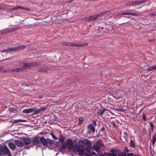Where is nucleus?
Wrapping results in <instances>:
<instances>
[{
    "label": "nucleus",
    "instance_id": "39",
    "mask_svg": "<svg viewBox=\"0 0 156 156\" xmlns=\"http://www.w3.org/2000/svg\"><path fill=\"white\" fill-rule=\"evenodd\" d=\"M50 135H51L52 138L55 140H57L58 139V138L56 136L54 135V134L52 133H50Z\"/></svg>",
    "mask_w": 156,
    "mask_h": 156
},
{
    "label": "nucleus",
    "instance_id": "45",
    "mask_svg": "<svg viewBox=\"0 0 156 156\" xmlns=\"http://www.w3.org/2000/svg\"><path fill=\"white\" fill-rule=\"evenodd\" d=\"M139 4H140L141 3H144L147 1V0H141L140 1H138Z\"/></svg>",
    "mask_w": 156,
    "mask_h": 156
},
{
    "label": "nucleus",
    "instance_id": "50",
    "mask_svg": "<svg viewBox=\"0 0 156 156\" xmlns=\"http://www.w3.org/2000/svg\"><path fill=\"white\" fill-rule=\"evenodd\" d=\"M111 124L114 127H116V125L113 122H111Z\"/></svg>",
    "mask_w": 156,
    "mask_h": 156
},
{
    "label": "nucleus",
    "instance_id": "35",
    "mask_svg": "<svg viewBox=\"0 0 156 156\" xmlns=\"http://www.w3.org/2000/svg\"><path fill=\"white\" fill-rule=\"evenodd\" d=\"M41 112V111L40 108H39L37 109H36L35 110V109H34V111L33 112V114H37Z\"/></svg>",
    "mask_w": 156,
    "mask_h": 156
},
{
    "label": "nucleus",
    "instance_id": "56",
    "mask_svg": "<svg viewBox=\"0 0 156 156\" xmlns=\"http://www.w3.org/2000/svg\"><path fill=\"white\" fill-rule=\"evenodd\" d=\"M14 111L15 109L14 108H10L9 110V111L11 112H13Z\"/></svg>",
    "mask_w": 156,
    "mask_h": 156
},
{
    "label": "nucleus",
    "instance_id": "33",
    "mask_svg": "<svg viewBox=\"0 0 156 156\" xmlns=\"http://www.w3.org/2000/svg\"><path fill=\"white\" fill-rule=\"evenodd\" d=\"M23 150V149L21 147H16L15 150L16 151L15 154H17L18 152L21 151Z\"/></svg>",
    "mask_w": 156,
    "mask_h": 156
},
{
    "label": "nucleus",
    "instance_id": "58",
    "mask_svg": "<svg viewBox=\"0 0 156 156\" xmlns=\"http://www.w3.org/2000/svg\"><path fill=\"white\" fill-rule=\"evenodd\" d=\"M93 125H94V126L95 127L97 126L96 123L95 121H93Z\"/></svg>",
    "mask_w": 156,
    "mask_h": 156
},
{
    "label": "nucleus",
    "instance_id": "42",
    "mask_svg": "<svg viewBox=\"0 0 156 156\" xmlns=\"http://www.w3.org/2000/svg\"><path fill=\"white\" fill-rule=\"evenodd\" d=\"M106 155L108 156H117V154L116 153L111 154L106 153Z\"/></svg>",
    "mask_w": 156,
    "mask_h": 156
},
{
    "label": "nucleus",
    "instance_id": "9",
    "mask_svg": "<svg viewBox=\"0 0 156 156\" xmlns=\"http://www.w3.org/2000/svg\"><path fill=\"white\" fill-rule=\"evenodd\" d=\"M26 47L25 45H20L17 46L16 47L12 48L13 49V51H20V50L22 49H23L24 48Z\"/></svg>",
    "mask_w": 156,
    "mask_h": 156
},
{
    "label": "nucleus",
    "instance_id": "48",
    "mask_svg": "<svg viewBox=\"0 0 156 156\" xmlns=\"http://www.w3.org/2000/svg\"><path fill=\"white\" fill-rule=\"evenodd\" d=\"M124 151L126 152H129V150L128 149L127 147H125L124 148Z\"/></svg>",
    "mask_w": 156,
    "mask_h": 156
},
{
    "label": "nucleus",
    "instance_id": "41",
    "mask_svg": "<svg viewBox=\"0 0 156 156\" xmlns=\"http://www.w3.org/2000/svg\"><path fill=\"white\" fill-rule=\"evenodd\" d=\"M94 149L96 151H98L100 150V147L98 145H95L94 146Z\"/></svg>",
    "mask_w": 156,
    "mask_h": 156
},
{
    "label": "nucleus",
    "instance_id": "34",
    "mask_svg": "<svg viewBox=\"0 0 156 156\" xmlns=\"http://www.w3.org/2000/svg\"><path fill=\"white\" fill-rule=\"evenodd\" d=\"M156 69V65L154 66H150L149 67L148 69L147 70L148 71H152V70H154Z\"/></svg>",
    "mask_w": 156,
    "mask_h": 156
},
{
    "label": "nucleus",
    "instance_id": "6",
    "mask_svg": "<svg viewBox=\"0 0 156 156\" xmlns=\"http://www.w3.org/2000/svg\"><path fill=\"white\" fill-rule=\"evenodd\" d=\"M123 15H129L134 16H138V14L137 13H132L129 12H122L117 14V16L118 18H120L122 17V16Z\"/></svg>",
    "mask_w": 156,
    "mask_h": 156
},
{
    "label": "nucleus",
    "instance_id": "13",
    "mask_svg": "<svg viewBox=\"0 0 156 156\" xmlns=\"http://www.w3.org/2000/svg\"><path fill=\"white\" fill-rule=\"evenodd\" d=\"M88 43H83V44H77L74 43H72V46H73L75 47H81L84 46H86L88 45Z\"/></svg>",
    "mask_w": 156,
    "mask_h": 156
},
{
    "label": "nucleus",
    "instance_id": "47",
    "mask_svg": "<svg viewBox=\"0 0 156 156\" xmlns=\"http://www.w3.org/2000/svg\"><path fill=\"white\" fill-rule=\"evenodd\" d=\"M84 19H85V21H90L89 16L84 18Z\"/></svg>",
    "mask_w": 156,
    "mask_h": 156
},
{
    "label": "nucleus",
    "instance_id": "49",
    "mask_svg": "<svg viewBox=\"0 0 156 156\" xmlns=\"http://www.w3.org/2000/svg\"><path fill=\"white\" fill-rule=\"evenodd\" d=\"M18 29L17 28H15V27H13L11 29V30L12 31H13L16 30Z\"/></svg>",
    "mask_w": 156,
    "mask_h": 156
},
{
    "label": "nucleus",
    "instance_id": "12",
    "mask_svg": "<svg viewBox=\"0 0 156 156\" xmlns=\"http://www.w3.org/2000/svg\"><path fill=\"white\" fill-rule=\"evenodd\" d=\"M48 138L45 139L44 137H41L40 140L41 143L44 146L46 147L47 145V139Z\"/></svg>",
    "mask_w": 156,
    "mask_h": 156
},
{
    "label": "nucleus",
    "instance_id": "30",
    "mask_svg": "<svg viewBox=\"0 0 156 156\" xmlns=\"http://www.w3.org/2000/svg\"><path fill=\"white\" fill-rule=\"evenodd\" d=\"M156 141V133L152 137V144L153 145V147H154V144L155 143V142Z\"/></svg>",
    "mask_w": 156,
    "mask_h": 156
},
{
    "label": "nucleus",
    "instance_id": "25",
    "mask_svg": "<svg viewBox=\"0 0 156 156\" xmlns=\"http://www.w3.org/2000/svg\"><path fill=\"white\" fill-rule=\"evenodd\" d=\"M0 33L2 34H4L9 33L10 32V30L9 29H5L0 31Z\"/></svg>",
    "mask_w": 156,
    "mask_h": 156
},
{
    "label": "nucleus",
    "instance_id": "21",
    "mask_svg": "<svg viewBox=\"0 0 156 156\" xmlns=\"http://www.w3.org/2000/svg\"><path fill=\"white\" fill-rule=\"evenodd\" d=\"M47 68L45 67H42L38 68V71L40 72L46 73L47 72Z\"/></svg>",
    "mask_w": 156,
    "mask_h": 156
},
{
    "label": "nucleus",
    "instance_id": "54",
    "mask_svg": "<svg viewBox=\"0 0 156 156\" xmlns=\"http://www.w3.org/2000/svg\"><path fill=\"white\" fill-rule=\"evenodd\" d=\"M102 135L101 134L100 132L99 131V132L98 133V134L97 135V137H99L102 136Z\"/></svg>",
    "mask_w": 156,
    "mask_h": 156
},
{
    "label": "nucleus",
    "instance_id": "62",
    "mask_svg": "<svg viewBox=\"0 0 156 156\" xmlns=\"http://www.w3.org/2000/svg\"><path fill=\"white\" fill-rule=\"evenodd\" d=\"M34 25V24H33V25L30 24L29 25H26V26H29V27H30V26H31L32 27V26H33Z\"/></svg>",
    "mask_w": 156,
    "mask_h": 156
},
{
    "label": "nucleus",
    "instance_id": "4",
    "mask_svg": "<svg viewBox=\"0 0 156 156\" xmlns=\"http://www.w3.org/2000/svg\"><path fill=\"white\" fill-rule=\"evenodd\" d=\"M19 65L18 66L23 65V66L21 67L14 68L12 69V72L13 73H16V72H23L27 69V68H26L25 66V64L24 62H20L19 63Z\"/></svg>",
    "mask_w": 156,
    "mask_h": 156
},
{
    "label": "nucleus",
    "instance_id": "20",
    "mask_svg": "<svg viewBox=\"0 0 156 156\" xmlns=\"http://www.w3.org/2000/svg\"><path fill=\"white\" fill-rule=\"evenodd\" d=\"M34 109L33 108H30L29 109H26L24 110L22 112L25 113H30L32 112H33Z\"/></svg>",
    "mask_w": 156,
    "mask_h": 156
},
{
    "label": "nucleus",
    "instance_id": "43",
    "mask_svg": "<svg viewBox=\"0 0 156 156\" xmlns=\"http://www.w3.org/2000/svg\"><path fill=\"white\" fill-rule=\"evenodd\" d=\"M126 154L125 152H122L118 154V156H126Z\"/></svg>",
    "mask_w": 156,
    "mask_h": 156
},
{
    "label": "nucleus",
    "instance_id": "1",
    "mask_svg": "<svg viewBox=\"0 0 156 156\" xmlns=\"http://www.w3.org/2000/svg\"><path fill=\"white\" fill-rule=\"evenodd\" d=\"M85 144L83 140H79L77 144V146L76 148L75 152H78L79 155L80 156L83 154L84 152L86 150L84 147Z\"/></svg>",
    "mask_w": 156,
    "mask_h": 156
},
{
    "label": "nucleus",
    "instance_id": "17",
    "mask_svg": "<svg viewBox=\"0 0 156 156\" xmlns=\"http://www.w3.org/2000/svg\"><path fill=\"white\" fill-rule=\"evenodd\" d=\"M87 129H89L90 132H92L93 133H94L95 131V127L92 124L88 125Z\"/></svg>",
    "mask_w": 156,
    "mask_h": 156
},
{
    "label": "nucleus",
    "instance_id": "28",
    "mask_svg": "<svg viewBox=\"0 0 156 156\" xmlns=\"http://www.w3.org/2000/svg\"><path fill=\"white\" fill-rule=\"evenodd\" d=\"M149 124L151 127L150 130L149 131V134H150V136H151V133L153 132L154 129V126L152 122H150Z\"/></svg>",
    "mask_w": 156,
    "mask_h": 156
},
{
    "label": "nucleus",
    "instance_id": "18",
    "mask_svg": "<svg viewBox=\"0 0 156 156\" xmlns=\"http://www.w3.org/2000/svg\"><path fill=\"white\" fill-rule=\"evenodd\" d=\"M47 140V145L46 147H48L49 149H51V148H50V147L53 144V143L54 142V140L50 139L48 138Z\"/></svg>",
    "mask_w": 156,
    "mask_h": 156
},
{
    "label": "nucleus",
    "instance_id": "29",
    "mask_svg": "<svg viewBox=\"0 0 156 156\" xmlns=\"http://www.w3.org/2000/svg\"><path fill=\"white\" fill-rule=\"evenodd\" d=\"M97 145L101 146H104L105 145L103 144L102 141L101 140H98L96 142Z\"/></svg>",
    "mask_w": 156,
    "mask_h": 156
},
{
    "label": "nucleus",
    "instance_id": "2",
    "mask_svg": "<svg viewBox=\"0 0 156 156\" xmlns=\"http://www.w3.org/2000/svg\"><path fill=\"white\" fill-rule=\"evenodd\" d=\"M67 145V148L68 150H73L75 152L76 147L77 146V143L74 140L72 141L71 139H67L66 141Z\"/></svg>",
    "mask_w": 156,
    "mask_h": 156
},
{
    "label": "nucleus",
    "instance_id": "52",
    "mask_svg": "<svg viewBox=\"0 0 156 156\" xmlns=\"http://www.w3.org/2000/svg\"><path fill=\"white\" fill-rule=\"evenodd\" d=\"M151 15L152 16H156V12H154L153 13H151Z\"/></svg>",
    "mask_w": 156,
    "mask_h": 156
},
{
    "label": "nucleus",
    "instance_id": "53",
    "mask_svg": "<svg viewBox=\"0 0 156 156\" xmlns=\"http://www.w3.org/2000/svg\"><path fill=\"white\" fill-rule=\"evenodd\" d=\"M12 69H7L8 73H11L12 72Z\"/></svg>",
    "mask_w": 156,
    "mask_h": 156
},
{
    "label": "nucleus",
    "instance_id": "60",
    "mask_svg": "<svg viewBox=\"0 0 156 156\" xmlns=\"http://www.w3.org/2000/svg\"><path fill=\"white\" fill-rule=\"evenodd\" d=\"M3 73H8L7 69H3L2 71Z\"/></svg>",
    "mask_w": 156,
    "mask_h": 156
},
{
    "label": "nucleus",
    "instance_id": "3",
    "mask_svg": "<svg viewBox=\"0 0 156 156\" xmlns=\"http://www.w3.org/2000/svg\"><path fill=\"white\" fill-rule=\"evenodd\" d=\"M12 156L11 152L5 145L0 146V156Z\"/></svg>",
    "mask_w": 156,
    "mask_h": 156
},
{
    "label": "nucleus",
    "instance_id": "59",
    "mask_svg": "<svg viewBox=\"0 0 156 156\" xmlns=\"http://www.w3.org/2000/svg\"><path fill=\"white\" fill-rule=\"evenodd\" d=\"M127 156H133V154L132 153H129L127 154Z\"/></svg>",
    "mask_w": 156,
    "mask_h": 156
},
{
    "label": "nucleus",
    "instance_id": "51",
    "mask_svg": "<svg viewBox=\"0 0 156 156\" xmlns=\"http://www.w3.org/2000/svg\"><path fill=\"white\" fill-rule=\"evenodd\" d=\"M31 147V146H27V145H26V146H25V148H24L25 149H30V147Z\"/></svg>",
    "mask_w": 156,
    "mask_h": 156
},
{
    "label": "nucleus",
    "instance_id": "8",
    "mask_svg": "<svg viewBox=\"0 0 156 156\" xmlns=\"http://www.w3.org/2000/svg\"><path fill=\"white\" fill-rule=\"evenodd\" d=\"M86 156H97L96 153L93 151L91 152L89 148H87L86 150V152L84 153Z\"/></svg>",
    "mask_w": 156,
    "mask_h": 156
},
{
    "label": "nucleus",
    "instance_id": "24",
    "mask_svg": "<svg viewBox=\"0 0 156 156\" xmlns=\"http://www.w3.org/2000/svg\"><path fill=\"white\" fill-rule=\"evenodd\" d=\"M27 121L26 120L21 119H18L14 121H12V123L14 124L15 123H17L18 122H26Z\"/></svg>",
    "mask_w": 156,
    "mask_h": 156
},
{
    "label": "nucleus",
    "instance_id": "31",
    "mask_svg": "<svg viewBox=\"0 0 156 156\" xmlns=\"http://www.w3.org/2000/svg\"><path fill=\"white\" fill-rule=\"evenodd\" d=\"M13 49L12 48H9L7 49H5V50L2 51V52H12Z\"/></svg>",
    "mask_w": 156,
    "mask_h": 156
},
{
    "label": "nucleus",
    "instance_id": "14",
    "mask_svg": "<svg viewBox=\"0 0 156 156\" xmlns=\"http://www.w3.org/2000/svg\"><path fill=\"white\" fill-rule=\"evenodd\" d=\"M14 143L18 147H22L24 146L23 143L19 140H16L14 141Z\"/></svg>",
    "mask_w": 156,
    "mask_h": 156
},
{
    "label": "nucleus",
    "instance_id": "10",
    "mask_svg": "<svg viewBox=\"0 0 156 156\" xmlns=\"http://www.w3.org/2000/svg\"><path fill=\"white\" fill-rule=\"evenodd\" d=\"M110 12L109 10H107L104 12H101L97 14L94 15L96 20L98 19L100 17L102 16L107 14Z\"/></svg>",
    "mask_w": 156,
    "mask_h": 156
},
{
    "label": "nucleus",
    "instance_id": "5",
    "mask_svg": "<svg viewBox=\"0 0 156 156\" xmlns=\"http://www.w3.org/2000/svg\"><path fill=\"white\" fill-rule=\"evenodd\" d=\"M41 137L40 136H37L33 138L32 140V143L31 144V147H33L34 146L36 145L38 147H41V145L40 144Z\"/></svg>",
    "mask_w": 156,
    "mask_h": 156
},
{
    "label": "nucleus",
    "instance_id": "32",
    "mask_svg": "<svg viewBox=\"0 0 156 156\" xmlns=\"http://www.w3.org/2000/svg\"><path fill=\"white\" fill-rule=\"evenodd\" d=\"M72 43H71L68 42H63L62 43V44L63 45L66 46H72Z\"/></svg>",
    "mask_w": 156,
    "mask_h": 156
},
{
    "label": "nucleus",
    "instance_id": "38",
    "mask_svg": "<svg viewBox=\"0 0 156 156\" xmlns=\"http://www.w3.org/2000/svg\"><path fill=\"white\" fill-rule=\"evenodd\" d=\"M83 122V118L82 117H80L79 118L78 122V124L79 125H80L82 124V122Z\"/></svg>",
    "mask_w": 156,
    "mask_h": 156
},
{
    "label": "nucleus",
    "instance_id": "37",
    "mask_svg": "<svg viewBox=\"0 0 156 156\" xmlns=\"http://www.w3.org/2000/svg\"><path fill=\"white\" fill-rule=\"evenodd\" d=\"M90 21H92L96 20L95 15L91 16H89Z\"/></svg>",
    "mask_w": 156,
    "mask_h": 156
},
{
    "label": "nucleus",
    "instance_id": "11",
    "mask_svg": "<svg viewBox=\"0 0 156 156\" xmlns=\"http://www.w3.org/2000/svg\"><path fill=\"white\" fill-rule=\"evenodd\" d=\"M22 9L23 10L29 11L30 10V9H29L27 8L26 7H22L20 5L18 6H17L16 7L13 8L11 9L10 10L11 11L16 10L17 9Z\"/></svg>",
    "mask_w": 156,
    "mask_h": 156
},
{
    "label": "nucleus",
    "instance_id": "40",
    "mask_svg": "<svg viewBox=\"0 0 156 156\" xmlns=\"http://www.w3.org/2000/svg\"><path fill=\"white\" fill-rule=\"evenodd\" d=\"M54 142L53 143V144H54L56 147H58L59 146L60 144L59 142L55 141H54Z\"/></svg>",
    "mask_w": 156,
    "mask_h": 156
},
{
    "label": "nucleus",
    "instance_id": "44",
    "mask_svg": "<svg viewBox=\"0 0 156 156\" xmlns=\"http://www.w3.org/2000/svg\"><path fill=\"white\" fill-rule=\"evenodd\" d=\"M110 151L112 154L116 153L117 152V150L116 149H112L110 150Z\"/></svg>",
    "mask_w": 156,
    "mask_h": 156
},
{
    "label": "nucleus",
    "instance_id": "19",
    "mask_svg": "<svg viewBox=\"0 0 156 156\" xmlns=\"http://www.w3.org/2000/svg\"><path fill=\"white\" fill-rule=\"evenodd\" d=\"M23 141L24 143L26 145L29 144L31 142L30 139L28 138L25 137L23 138Z\"/></svg>",
    "mask_w": 156,
    "mask_h": 156
},
{
    "label": "nucleus",
    "instance_id": "27",
    "mask_svg": "<svg viewBox=\"0 0 156 156\" xmlns=\"http://www.w3.org/2000/svg\"><path fill=\"white\" fill-rule=\"evenodd\" d=\"M106 110H107L105 108L102 110H99V111L98 112V114L100 115L101 117H102V115H103V114L105 112V111H106Z\"/></svg>",
    "mask_w": 156,
    "mask_h": 156
},
{
    "label": "nucleus",
    "instance_id": "63",
    "mask_svg": "<svg viewBox=\"0 0 156 156\" xmlns=\"http://www.w3.org/2000/svg\"><path fill=\"white\" fill-rule=\"evenodd\" d=\"M38 97L40 98H43V97L41 95L38 96Z\"/></svg>",
    "mask_w": 156,
    "mask_h": 156
},
{
    "label": "nucleus",
    "instance_id": "61",
    "mask_svg": "<svg viewBox=\"0 0 156 156\" xmlns=\"http://www.w3.org/2000/svg\"><path fill=\"white\" fill-rule=\"evenodd\" d=\"M143 131L144 134H147V130L146 129H144L143 130Z\"/></svg>",
    "mask_w": 156,
    "mask_h": 156
},
{
    "label": "nucleus",
    "instance_id": "26",
    "mask_svg": "<svg viewBox=\"0 0 156 156\" xmlns=\"http://www.w3.org/2000/svg\"><path fill=\"white\" fill-rule=\"evenodd\" d=\"M85 144L90 148L91 147V141L88 140H85Z\"/></svg>",
    "mask_w": 156,
    "mask_h": 156
},
{
    "label": "nucleus",
    "instance_id": "22",
    "mask_svg": "<svg viewBox=\"0 0 156 156\" xmlns=\"http://www.w3.org/2000/svg\"><path fill=\"white\" fill-rule=\"evenodd\" d=\"M65 138V137L64 136H62L61 135H59L58 137V139L59 140V142L60 143L64 142V141Z\"/></svg>",
    "mask_w": 156,
    "mask_h": 156
},
{
    "label": "nucleus",
    "instance_id": "15",
    "mask_svg": "<svg viewBox=\"0 0 156 156\" xmlns=\"http://www.w3.org/2000/svg\"><path fill=\"white\" fill-rule=\"evenodd\" d=\"M62 143V147L58 148V151L60 152H62L63 150L66 149L67 145L66 141Z\"/></svg>",
    "mask_w": 156,
    "mask_h": 156
},
{
    "label": "nucleus",
    "instance_id": "36",
    "mask_svg": "<svg viewBox=\"0 0 156 156\" xmlns=\"http://www.w3.org/2000/svg\"><path fill=\"white\" fill-rule=\"evenodd\" d=\"M129 145L132 147H133L134 148H135V145L133 143V140H130V142H129Z\"/></svg>",
    "mask_w": 156,
    "mask_h": 156
},
{
    "label": "nucleus",
    "instance_id": "7",
    "mask_svg": "<svg viewBox=\"0 0 156 156\" xmlns=\"http://www.w3.org/2000/svg\"><path fill=\"white\" fill-rule=\"evenodd\" d=\"M24 64L27 69L31 66L33 67L39 65L38 62H26L24 63Z\"/></svg>",
    "mask_w": 156,
    "mask_h": 156
},
{
    "label": "nucleus",
    "instance_id": "57",
    "mask_svg": "<svg viewBox=\"0 0 156 156\" xmlns=\"http://www.w3.org/2000/svg\"><path fill=\"white\" fill-rule=\"evenodd\" d=\"M105 129L104 127H103L101 128V129L99 130V132H101L103 131H104L105 130Z\"/></svg>",
    "mask_w": 156,
    "mask_h": 156
},
{
    "label": "nucleus",
    "instance_id": "23",
    "mask_svg": "<svg viewBox=\"0 0 156 156\" xmlns=\"http://www.w3.org/2000/svg\"><path fill=\"white\" fill-rule=\"evenodd\" d=\"M128 4L129 5L133 6L138 5V1H130L128 2Z\"/></svg>",
    "mask_w": 156,
    "mask_h": 156
},
{
    "label": "nucleus",
    "instance_id": "46",
    "mask_svg": "<svg viewBox=\"0 0 156 156\" xmlns=\"http://www.w3.org/2000/svg\"><path fill=\"white\" fill-rule=\"evenodd\" d=\"M47 108V107H41V108H40L41 110V112H42L46 110Z\"/></svg>",
    "mask_w": 156,
    "mask_h": 156
},
{
    "label": "nucleus",
    "instance_id": "16",
    "mask_svg": "<svg viewBox=\"0 0 156 156\" xmlns=\"http://www.w3.org/2000/svg\"><path fill=\"white\" fill-rule=\"evenodd\" d=\"M8 145L9 147L10 148L11 150L14 151L16 149V146L15 143H13L12 142H9L8 144Z\"/></svg>",
    "mask_w": 156,
    "mask_h": 156
},
{
    "label": "nucleus",
    "instance_id": "64",
    "mask_svg": "<svg viewBox=\"0 0 156 156\" xmlns=\"http://www.w3.org/2000/svg\"><path fill=\"white\" fill-rule=\"evenodd\" d=\"M3 68L2 67H0V71H1V70L3 69Z\"/></svg>",
    "mask_w": 156,
    "mask_h": 156
},
{
    "label": "nucleus",
    "instance_id": "55",
    "mask_svg": "<svg viewBox=\"0 0 156 156\" xmlns=\"http://www.w3.org/2000/svg\"><path fill=\"white\" fill-rule=\"evenodd\" d=\"M143 119L144 121H146V117L145 115L144 114L143 115Z\"/></svg>",
    "mask_w": 156,
    "mask_h": 156
}]
</instances>
